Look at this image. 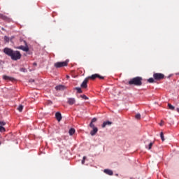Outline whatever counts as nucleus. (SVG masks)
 Segmentation results:
<instances>
[{"label": "nucleus", "instance_id": "36", "mask_svg": "<svg viewBox=\"0 0 179 179\" xmlns=\"http://www.w3.org/2000/svg\"><path fill=\"white\" fill-rule=\"evenodd\" d=\"M67 78H69V76H67Z\"/></svg>", "mask_w": 179, "mask_h": 179}, {"label": "nucleus", "instance_id": "22", "mask_svg": "<svg viewBox=\"0 0 179 179\" xmlns=\"http://www.w3.org/2000/svg\"><path fill=\"white\" fill-rule=\"evenodd\" d=\"M148 82L149 83H153L155 82V78H149V79L148 80Z\"/></svg>", "mask_w": 179, "mask_h": 179}, {"label": "nucleus", "instance_id": "14", "mask_svg": "<svg viewBox=\"0 0 179 179\" xmlns=\"http://www.w3.org/2000/svg\"><path fill=\"white\" fill-rule=\"evenodd\" d=\"M135 120H136L137 121H141V120H142V116L141 115V113H136Z\"/></svg>", "mask_w": 179, "mask_h": 179}, {"label": "nucleus", "instance_id": "35", "mask_svg": "<svg viewBox=\"0 0 179 179\" xmlns=\"http://www.w3.org/2000/svg\"><path fill=\"white\" fill-rule=\"evenodd\" d=\"M31 82H34V80H31Z\"/></svg>", "mask_w": 179, "mask_h": 179}, {"label": "nucleus", "instance_id": "20", "mask_svg": "<svg viewBox=\"0 0 179 179\" xmlns=\"http://www.w3.org/2000/svg\"><path fill=\"white\" fill-rule=\"evenodd\" d=\"M18 111H20V113H22V111H23V105H20L17 108Z\"/></svg>", "mask_w": 179, "mask_h": 179}, {"label": "nucleus", "instance_id": "21", "mask_svg": "<svg viewBox=\"0 0 179 179\" xmlns=\"http://www.w3.org/2000/svg\"><path fill=\"white\" fill-rule=\"evenodd\" d=\"M168 107H169V110H174L175 108L173 105H171V103H168Z\"/></svg>", "mask_w": 179, "mask_h": 179}, {"label": "nucleus", "instance_id": "9", "mask_svg": "<svg viewBox=\"0 0 179 179\" xmlns=\"http://www.w3.org/2000/svg\"><path fill=\"white\" fill-rule=\"evenodd\" d=\"M67 103L70 106H72L76 103V101L75 100V98H69Z\"/></svg>", "mask_w": 179, "mask_h": 179}, {"label": "nucleus", "instance_id": "18", "mask_svg": "<svg viewBox=\"0 0 179 179\" xmlns=\"http://www.w3.org/2000/svg\"><path fill=\"white\" fill-rule=\"evenodd\" d=\"M69 135L72 136L73 135V134H75V129H70L69 131Z\"/></svg>", "mask_w": 179, "mask_h": 179}, {"label": "nucleus", "instance_id": "4", "mask_svg": "<svg viewBox=\"0 0 179 179\" xmlns=\"http://www.w3.org/2000/svg\"><path fill=\"white\" fill-rule=\"evenodd\" d=\"M87 78L88 80H89V79H91V80H96V79H97V78H98L99 79H101V80L104 79V77H103V76H100L99 74H97V73L93 74V75H92V76H88V77H87Z\"/></svg>", "mask_w": 179, "mask_h": 179}, {"label": "nucleus", "instance_id": "8", "mask_svg": "<svg viewBox=\"0 0 179 179\" xmlns=\"http://www.w3.org/2000/svg\"><path fill=\"white\" fill-rule=\"evenodd\" d=\"M55 117L57 120L59 122L61 121V120H62V115H61V113L59 112H57L55 113Z\"/></svg>", "mask_w": 179, "mask_h": 179}, {"label": "nucleus", "instance_id": "5", "mask_svg": "<svg viewBox=\"0 0 179 179\" xmlns=\"http://www.w3.org/2000/svg\"><path fill=\"white\" fill-rule=\"evenodd\" d=\"M142 77H135V86H142Z\"/></svg>", "mask_w": 179, "mask_h": 179}, {"label": "nucleus", "instance_id": "3", "mask_svg": "<svg viewBox=\"0 0 179 179\" xmlns=\"http://www.w3.org/2000/svg\"><path fill=\"white\" fill-rule=\"evenodd\" d=\"M68 62H69V61L56 62L55 64V68H62L64 66H68Z\"/></svg>", "mask_w": 179, "mask_h": 179}, {"label": "nucleus", "instance_id": "24", "mask_svg": "<svg viewBox=\"0 0 179 179\" xmlns=\"http://www.w3.org/2000/svg\"><path fill=\"white\" fill-rule=\"evenodd\" d=\"M80 97H81V99H83L84 100H87V96H86V95L83 94V95H80Z\"/></svg>", "mask_w": 179, "mask_h": 179}, {"label": "nucleus", "instance_id": "12", "mask_svg": "<svg viewBox=\"0 0 179 179\" xmlns=\"http://www.w3.org/2000/svg\"><path fill=\"white\" fill-rule=\"evenodd\" d=\"M93 130H92L90 131V135H92V136H94V135L96 134H97L98 131H99V129H97V127H95L94 129H92Z\"/></svg>", "mask_w": 179, "mask_h": 179}, {"label": "nucleus", "instance_id": "37", "mask_svg": "<svg viewBox=\"0 0 179 179\" xmlns=\"http://www.w3.org/2000/svg\"><path fill=\"white\" fill-rule=\"evenodd\" d=\"M0 145H1V142H0Z\"/></svg>", "mask_w": 179, "mask_h": 179}, {"label": "nucleus", "instance_id": "13", "mask_svg": "<svg viewBox=\"0 0 179 179\" xmlns=\"http://www.w3.org/2000/svg\"><path fill=\"white\" fill-rule=\"evenodd\" d=\"M103 173H105V174H108V176H113V171H111L110 169L103 170Z\"/></svg>", "mask_w": 179, "mask_h": 179}, {"label": "nucleus", "instance_id": "23", "mask_svg": "<svg viewBox=\"0 0 179 179\" xmlns=\"http://www.w3.org/2000/svg\"><path fill=\"white\" fill-rule=\"evenodd\" d=\"M160 136L162 142H164V134H163V132L160 133Z\"/></svg>", "mask_w": 179, "mask_h": 179}, {"label": "nucleus", "instance_id": "11", "mask_svg": "<svg viewBox=\"0 0 179 179\" xmlns=\"http://www.w3.org/2000/svg\"><path fill=\"white\" fill-rule=\"evenodd\" d=\"M3 79H4V80H10L11 82H13V80H15L13 77H10L8 76H3Z\"/></svg>", "mask_w": 179, "mask_h": 179}, {"label": "nucleus", "instance_id": "2", "mask_svg": "<svg viewBox=\"0 0 179 179\" xmlns=\"http://www.w3.org/2000/svg\"><path fill=\"white\" fill-rule=\"evenodd\" d=\"M153 78L155 80H163V79H164V74L162 73H155L153 74Z\"/></svg>", "mask_w": 179, "mask_h": 179}, {"label": "nucleus", "instance_id": "32", "mask_svg": "<svg viewBox=\"0 0 179 179\" xmlns=\"http://www.w3.org/2000/svg\"><path fill=\"white\" fill-rule=\"evenodd\" d=\"M20 71H21V72H25L26 69H24V68H22V69H20Z\"/></svg>", "mask_w": 179, "mask_h": 179}, {"label": "nucleus", "instance_id": "15", "mask_svg": "<svg viewBox=\"0 0 179 179\" xmlns=\"http://www.w3.org/2000/svg\"><path fill=\"white\" fill-rule=\"evenodd\" d=\"M111 124H113V122H111L110 121L104 122L102 124V128H106V127H107V125H111Z\"/></svg>", "mask_w": 179, "mask_h": 179}, {"label": "nucleus", "instance_id": "16", "mask_svg": "<svg viewBox=\"0 0 179 179\" xmlns=\"http://www.w3.org/2000/svg\"><path fill=\"white\" fill-rule=\"evenodd\" d=\"M153 142H151L148 144V145H145L146 149H148V150H150L152 149V146H153Z\"/></svg>", "mask_w": 179, "mask_h": 179}, {"label": "nucleus", "instance_id": "30", "mask_svg": "<svg viewBox=\"0 0 179 179\" xmlns=\"http://www.w3.org/2000/svg\"><path fill=\"white\" fill-rule=\"evenodd\" d=\"M86 160V157H83V159L82 160V164H85V161Z\"/></svg>", "mask_w": 179, "mask_h": 179}, {"label": "nucleus", "instance_id": "26", "mask_svg": "<svg viewBox=\"0 0 179 179\" xmlns=\"http://www.w3.org/2000/svg\"><path fill=\"white\" fill-rule=\"evenodd\" d=\"M6 129L5 127L0 126V132H5Z\"/></svg>", "mask_w": 179, "mask_h": 179}, {"label": "nucleus", "instance_id": "7", "mask_svg": "<svg viewBox=\"0 0 179 179\" xmlns=\"http://www.w3.org/2000/svg\"><path fill=\"white\" fill-rule=\"evenodd\" d=\"M87 82H89V78H86L81 84V87L83 89H86L87 87Z\"/></svg>", "mask_w": 179, "mask_h": 179}, {"label": "nucleus", "instance_id": "34", "mask_svg": "<svg viewBox=\"0 0 179 179\" xmlns=\"http://www.w3.org/2000/svg\"><path fill=\"white\" fill-rule=\"evenodd\" d=\"M34 65H37V63H34Z\"/></svg>", "mask_w": 179, "mask_h": 179}, {"label": "nucleus", "instance_id": "27", "mask_svg": "<svg viewBox=\"0 0 179 179\" xmlns=\"http://www.w3.org/2000/svg\"><path fill=\"white\" fill-rule=\"evenodd\" d=\"M0 125L1 127H3L4 125H6V123L5 122L0 121Z\"/></svg>", "mask_w": 179, "mask_h": 179}, {"label": "nucleus", "instance_id": "28", "mask_svg": "<svg viewBox=\"0 0 179 179\" xmlns=\"http://www.w3.org/2000/svg\"><path fill=\"white\" fill-rule=\"evenodd\" d=\"M90 128H92V129L96 128V127H94V124H93V122H91V123L90 124Z\"/></svg>", "mask_w": 179, "mask_h": 179}, {"label": "nucleus", "instance_id": "10", "mask_svg": "<svg viewBox=\"0 0 179 179\" xmlns=\"http://www.w3.org/2000/svg\"><path fill=\"white\" fill-rule=\"evenodd\" d=\"M66 89V87L62 85H59L55 87L56 90H65Z\"/></svg>", "mask_w": 179, "mask_h": 179}, {"label": "nucleus", "instance_id": "31", "mask_svg": "<svg viewBox=\"0 0 179 179\" xmlns=\"http://www.w3.org/2000/svg\"><path fill=\"white\" fill-rule=\"evenodd\" d=\"M159 125H160L161 127H163V125H164V121L162 120V121H161V123L159 124Z\"/></svg>", "mask_w": 179, "mask_h": 179}, {"label": "nucleus", "instance_id": "29", "mask_svg": "<svg viewBox=\"0 0 179 179\" xmlns=\"http://www.w3.org/2000/svg\"><path fill=\"white\" fill-rule=\"evenodd\" d=\"M96 121H97V118H96V117H94L92 120V121H91V122H96Z\"/></svg>", "mask_w": 179, "mask_h": 179}, {"label": "nucleus", "instance_id": "19", "mask_svg": "<svg viewBox=\"0 0 179 179\" xmlns=\"http://www.w3.org/2000/svg\"><path fill=\"white\" fill-rule=\"evenodd\" d=\"M129 85H135V78H133L130 81H129Z\"/></svg>", "mask_w": 179, "mask_h": 179}, {"label": "nucleus", "instance_id": "25", "mask_svg": "<svg viewBox=\"0 0 179 179\" xmlns=\"http://www.w3.org/2000/svg\"><path fill=\"white\" fill-rule=\"evenodd\" d=\"M4 41H5L6 43H9V37L5 36H4Z\"/></svg>", "mask_w": 179, "mask_h": 179}, {"label": "nucleus", "instance_id": "33", "mask_svg": "<svg viewBox=\"0 0 179 179\" xmlns=\"http://www.w3.org/2000/svg\"><path fill=\"white\" fill-rule=\"evenodd\" d=\"M176 111H177L178 113H179V108H176Z\"/></svg>", "mask_w": 179, "mask_h": 179}, {"label": "nucleus", "instance_id": "1", "mask_svg": "<svg viewBox=\"0 0 179 179\" xmlns=\"http://www.w3.org/2000/svg\"><path fill=\"white\" fill-rule=\"evenodd\" d=\"M3 52L6 55H8V57H10L13 61H17V59H20V58H22V54H20V52L17 50L14 51L9 48H5L3 49Z\"/></svg>", "mask_w": 179, "mask_h": 179}, {"label": "nucleus", "instance_id": "17", "mask_svg": "<svg viewBox=\"0 0 179 179\" xmlns=\"http://www.w3.org/2000/svg\"><path fill=\"white\" fill-rule=\"evenodd\" d=\"M74 90H77V93H83V91H82L80 87H75Z\"/></svg>", "mask_w": 179, "mask_h": 179}, {"label": "nucleus", "instance_id": "6", "mask_svg": "<svg viewBox=\"0 0 179 179\" xmlns=\"http://www.w3.org/2000/svg\"><path fill=\"white\" fill-rule=\"evenodd\" d=\"M24 43L25 44V46L23 45H20L17 48L18 50H22V51H25L26 52H29V46H27V43L26 42V41H24Z\"/></svg>", "mask_w": 179, "mask_h": 179}]
</instances>
